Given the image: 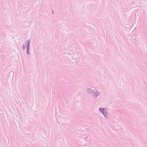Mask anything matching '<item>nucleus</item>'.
Segmentation results:
<instances>
[{"label": "nucleus", "mask_w": 147, "mask_h": 147, "mask_svg": "<svg viewBox=\"0 0 147 147\" xmlns=\"http://www.w3.org/2000/svg\"><path fill=\"white\" fill-rule=\"evenodd\" d=\"M27 44H28L27 47L28 48V50H27V53L28 54H29V52L28 51V49H29V44H30V40H28L27 41Z\"/></svg>", "instance_id": "f257e3e1"}, {"label": "nucleus", "mask_w": 147, "mask_h": 147, "mask_svg": "<svg viewBox=\"0 0 147 147\" xmlns=\"http://www.w3.org/2000/svg\"><path fill=\"white\" fill-rule=\"evenodd\" d=\"M99 110L101 112H102V113H103V115H106V113H104V112H103V111H104V109H103V108H100L99 109Z\"/></svg>", "instance_id": "f03ea898"}]
</instances>
